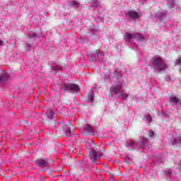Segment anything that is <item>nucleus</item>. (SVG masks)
Listing matches in <instances>:
<instances>
[{
    "label": "nucleus",
    "mask_w": 181,
    "mask_h": 181,
    "mask_svg": "<svg viewBox=\"0 0 181 181\" xmlns=\"http://www.w3.org/2000/svg\"><path fill=\"white\" fill-rule=\"evenodd\" d=\"M150 66L157 71H165L168 69L166 62L160 57H153L150 60Z\"/></svg>",
    "instance_id": "obj_1"
},
{
    "label": "nucleus",
    "mask_w": 181,
    "mask_h": 181,
    "mask_svg": "<svg viewBox=\"0 0 181 181\" xmlns=\"http://www.w3.org/2000/svg\"><path fill=\"white\" fill-rule=\"evenodd\" d=\"M110 95L112 97H115V98H118V97H121L122 100H127L129 95L125 93L124 90H122V85L119 83L117 85H112L110 87Z\"/></svg>",
    "instance_id": "obj_2"
},
{
    "label": "nucleus",
    "mask_w": 181,
    "mask_h": 181,
    "mask_svg": "<svg viewBox=\"0 0 181 181\" xmlns=\"http://www.w3.org/2000/svg\"><path fill=\"white\" fill-rule=\"evenodd\" d=\"M147 140L144 137L140 138V141H127L126 143V146L129 149V151H134V149H136L138 146L140 148H145V145H146Z\"/></svg>",
    "instance_id": "obj_3"
},
{
    "label": "nucleus",
    "mask_w": 181,
    "mask_h": 181,
    "mask_svg": "<svg viewBox=\"0 0 181 181\" xmlns=\"http://www.w3.org/2000/svg\"><path fill=\"white\" fill-rule=\"evenodd\" d=\"M124 40L126 42H129V43H132L133 40H137V42H141V40H144V35L139 33H127L124 35Z\"/></svg>",
    "instance_id": "obj_4"
},
{
    "label": "nucleus",
    "mask_w": 181,
    "mask_h": 181,
    "mask_svg": "<svg viewBox=\"0 0 181 181\" xmlns=\"http://www.w3.org/2000/svg\"><path fill=\"white\" fill-rule=\"evenodd\" d=\"M105 55V52L100 49H97L95 52L92 53H88V56L90 58L91 62H100L101 59H103Z\"/></svg>",
    "instance_id": "obj_5"
},
{
    "label": "nucleus",
    "mask_w": 181,
    "mask_h": 181,
    "mask_svg": "<svg viewBox=\"0 0 181 181\" xmlns=\"http://www.w3.org/2000/svg\"><path fill=\"white\" fill-rule=\"evenodd\" d=\"M63 89L64 90V93L66 91H71V93H78V91H80V88L76 84H64L63 86Z\"/></svg>",
    "instance_id": "obj_6"
},
{
    "label": "nucleus",
    "mask_w": 181,
    "mask_h": 181,
    "mask_svg": "<svg viewBox=\"0 0 181 181\" xmlns=\"http://www.w3.org/2000/svg\"><path fill=\"white\" fill-rule=\"evenodd\" d=\"M89 157L90 160L95 162V160H98L101 158V153L97 150H92L89 153Z\"/></svg>",
    "instance_id": "obj_7"
},
{
    "label": "nucleus",
    "mask_w": 181,
    "mask_h": 181,
    "mask_svg": "<svg viewBox=\"0 0 181 181\" xmlns=\"http://www.w3.org/2000/svg\"><path fill=\"white\" fill-rule=\"evenodd\" d=\"M126 16H129L132 21L138 19L141 16V11L136 12L135 11L129 10L125 13Z\"/></svg>",
    "instance_id": "obj_8"
},
{
    "label": "nucleus",
    "mask_w": 181,
    "mask_h": 181,
    "mask_svg": "<svg viewBox=\"0 0 181 181\" xmlns=\"http://www.w3.org/2000/svg\"><path fill=\"white\" fill-rule=\"evenodd\" d=\"M155 17L158 18V19H160V21H162L163 18L166 17V11L156 12Z\"/></svg>",
    "instance_id": "obj_9"
},
{
    "label": "nucleus",
    "mask_w": 181,
    "mask_h": 181,
    "mask_svg": "<svg viewBox=\"0 0 181 181\" xmlns=\"http://www.w3.org/2000/svg\"><path fill=\"white\" fill-rule=\"evenodd\" d=\"M8 78H9V75L6 73H4L0 75V84H4V83L8 81Z\"/></svg>",
    "instance_id": "obj_10"
},
{
    "label": "nucleus",
    "mask_w": 181,
    "mask_h": 181,
    "mask_svg": "<svg viewBox=\"0 0 181 181\" xmlns=\"http://www.w3.org/2000/svg\"><path fill=\"white\" fill-rule=\"evenodd\" d=\"M89 32L92 33V35H97L98 33V28L95 25H92L88 28Z\"/></svg>",
    "instance_id": "obj_11"
},
{
    "label": "nucleus",
    "mask_w": 181,
    "mask_h": 181,
    "mask_svg": "<svg viewBox=\"0 0 181 181\" xmlns=\"http://www.w3.org/2000/svg\"><path fill=\"white\" fill-rule=\"evenodd\" d=\"M68 6H69V8H74V9H77V8H78V6H80V4H78V2L77 1H71L68 4Z\"/></svg>",
    "instance_id": "obj_12"
},
{
    "label": "nucleus",
    "mask_w": 181,
    "mask_h": 181,
    "mask_svg": "<svg viewBox=\"0 0 181 181\" xmlns=\"http://www.w3.org/2000/svg\"><path fill=\"white\" fill-rule=\"evenodd\" d=\"M46 160L41 159V160H37L36 162V165L37 166H40V168L43 167V166H46Z\"/></svg>",
    "instance_id": "obj_13"
},
{
    "label": "nucleus",
    "mask_w": 181,
    "mask_h": 181,
    "mask_svg": "<svg viewBox=\"0 0 181 181\" xmlns=\"http://www.w3.org/2000/svg\"><path fill=\"white\" fill-rule=\"evenodd\" d=\"M88 97L90 103H93V101H94V92L93 91V89H91L89 92Z\"/></svg>",
    "instance_id": "obj_14"
},
{
    "label": "nucleus",
    "mask_w": 181,
    "mask_h": 181,
    "mask_svg": "<svg viewBox=\"0 0 181 181\" xmlns=\"http://www.w3.org/2000/svg\"><path fill=\"white\" fill-rule=\"evenodd\" d=\"M179 99L175 96H170V102L173 103V104L179 103Z\"/></svg>",
    "instance_id": "obj_15"
},
{
    "label": "nucleus",
    "mask_w": 181,
    "mask_h": 181,
    "mask_svg": "<svg viewBox=\"0 0 181 181\" xmlns=\"http://www.w3.org/2000/svg\"><path fill=\"white\" fill-rule=\"evenodd\" d=\"M65 128H66V130L64 131L66 136H71V130L70 129V127L65 126Z\"/></svg>",
    "instance_id": "obj_16"
},
{
    "label": "nucleus",
    "mask_w": 181,
    "mask_h": 181,
    "mask_svg": "<svg viewBox=\"0 0 181 181\" xmlns=\"http://www.w3.org/2000/svg\"><path fill=\"white\" fill-rule=\"evenodd\" d=\"M84 129L87 131V132H94L93 129V127L90 124H86L84 127Z\"/></svg>",
    "instance_id": "obj_17"
},
{
    "label": "nucleus",
    "mask_w": 181,
    "mask_h": 181,
    "mask_svg": "<svg viewBox=\"0 0 181 181\" xmlns=\"http://www.w3.org/2000/svg\"><path fill=\"white\" fill-rule=\"evenodd\" d=\"M53 115H54V112L52 110H48L45 114V117L47 118H53Z\"/></svg>",
    "instance_id": "obj_18"
},
{
    "label": "nucleus",
    "mask_w": 181,
    "mask_h": 181,
    "mask_svg": "<svg viewBox=\"0 0 181 181\" xmlns=\"http://www.w3.org/2000/svg\"><path fill=\"white\" fill-rule=\"evenodd\" d=\"M124 161L127 163H131V162H132V158L129 157V156H125Z\"/></svg>",
    "instance_id": "obj_19"
},
{
    "label": "nucleus",
    "mask_w": 181,
    "mask_h": 181,
    "mask_svg": "<svg viewBox=\"0 0 181 181\" xmlns=\"http://www.w3.org/2000/svg\"><path fill=\"white\" fill-rule=\"evenodd\" d=\"M168 5L170 8L175 6V0H168Z\"/></svg>",
    "instance_id": "obj_20"
},
{
    "label": "nucleus",
    "mask_w": 181,
    "mask_h": 181,
    "mask_svg": "<svg viewBox=\"0 0 181 181\" xmlns=\"http://www.w3.org/2000/svg\"><path fill=\"white\" fill-rule=\"evenodd\" d=\"M28 37H30L31 39H36V37H40V35H37V34L34 33L28 35Z\"/></svg>",
    "instance_id": "obj_21"
},
{
    "label": "nucleus",
    "mask_w": 181,
    "mask_h": 181,
    "mask_svg": "<svg viewBox=\"0 0 181 181\" xmlns=\"http://www.w3.org/2000/svg\"><path fill=\"white\" fill-rule=\"evenodd\" d=\"M146 118V121H147V122H151L152 121V117H151V115H146L145 116Z\"/></svg>",
    "instance_id": "obj_22"
},
{
    "label": "nucleus",
    "mask_w": 181,
    "mask_h": 181,
    "mask_svg": "<svg viewBox=\"0 0 181 181\" xmlns=\"http://www.w3.org/2000/svg\"><path fill=\"white\" fill-rule=\"evenodd\" d=\"M181 63V56L175 60V66L179 65Z\"/></svg>",
    "instance_id": "obj_23"
},
{
    "label": "nucleus",
    "mask_w": 181,
    "mask_h": 181,
    "mask_svg": "<svg viewBox=\"0 0 181 181\" xmlns=\"http://www.w3.org/2000/svg\"><path fill=\"white\" fill-rule=\"evenodd\" d=\"M165 173L166 176H168V177H170V176H172V172L170 170H166Z\"/></svg>",
    "instance_id": "obj_24"
},
{
    "label": "nucleus",
    "mask_w": 181,
    "mask_h": 181,
    "mask_svg": "<svg viewBox=\"0 0 181 181\" xmlns=\"http://www.w3.org/2000/svg\"><path fill=\"white\" fill-rule=\"evenodd\" d=\"M94 21H95V22H101V21H103V18L99 16H96L95 17Z\"/></svg>",
    "instance_id": "obj_25"
},
{
    "label": "nucleus",
    "mask_w": 181,
    "mask_h": 181,
    "mask_svg": "<svg viewBox=\"0 0 181 181\" xmlns=\"http://www.w3.org/2000/svg\"><path fill=\"white\" fill-rule=\"evenodd\" d=\"M148 135L151 138H153V135H155V133L152 131L148 132Z\"/></svg>",
    "instance_id": "obj_26"
},
{
    "label": "nucleus",
    "mask_w": 181,
    "mask_h": 181,
    "mask_svg": "<svg viewBox=\"0 0 181 181\" xmlns=\"http://www.w3.org/2000/svg\"><path fill=\"white\" fill-rule=\"evenodd\" d=\"M172 145H177V140L176 139H174L173 141L172 142Z\"/></svg>",
    "instance_id": "obj_27"
},
{
    "label": "nucleus",
    "mask_w": 181,
    "mask_h": 181,
    "mask_svg": "<svg viewBox=\"0 0 181 181\" xmlns=\"http://www.w3.org/2000/svg\"><path fill=\"white\" fill-rule=\"evenodd\" d=\"M25 50H30V45L29 44L25 45Z\"/></svg>",
    "instance_id": "obj_28"
},
{
    "label": "nucleus",
    "mask_w": 181,
    "mask_h": 181,
    "mask_svg": "<svg viewBox=\"0 0 181 181\" xmlns=\"http://www.w3.org/2000/svg\"><path fill=\"white\" fill-rule=\"evenodd\" d=\"M172 79L170 78V76H165V81H170Z\"/></svg>",
    "instance_id": "obj_29"
},
{
    "label": "nucleus",
    "mask_w": 181,
    "mask_h": 181,
    "mask_svg": "<svg viewBox=\"0 0 181 181\" xmlns=\"http://www.w3.org/2000/svg\"><path fill=\"white\" fill-rule=\"evenodd\" d=\"M52 70H60V66H52Z\"/></svg>",
    "instance_id": "obj_30"
},
{
    "label": "nucleus",
    "mask_w": 181,
    "mask_h": 181,
    "mask_svg": "<svg viewBox=\"0 0 181 181\" xmlns=\"http://www.w3.org/2000/svg\"><path fill=\"white\" fill-rule=\"evenodd\" d=\"M105 78H110V77H111V73H108V75H105Z\"/></svg>",
    "instance_id": "obj_31"
},
{
    "label": "nucleus",
    "mask_w": 181,
    "mask_h": 181,
    "mask_svg": "<svg viewBox=\"0 0 181 181\" xmlns=\"http://www.w3.org/2000/svg\"><path fill=\"white\" fill-rule=\"evenodd\" d=\"M115 77L118 78V72L117 71V70H115Z\"/></svg>",
    "instance_id": "obj_32"
},
{
    "label": "nucleus",
    "mask_w": 181,
    "mask_h": 181,
    "mask_svg": "<svg viewBox=\"0 0 181 181\" xmlns=\"http://www.w3.org/2000/svg\"><path fill=\"white\" fill-rule=\"evenodd\" d=\"M4 45V41L0 40V46H2Z\"/></svg>",
    "instance_id": "obj_33"
},
{
    "label": "nucleus",
    "mask_w": 181,
    "mask_h": 181,
    "mask_svg": "<svg viewBox=\"0 0 181 181\" xmlns=\"http://www.w3.org/2000/svg\"><path fill=\"white\" fill-rule=\"evenodd\" d=\"M163 117H166V112H163Z\"/></svg>",
    "instance_id": "obj_34"
},
{
    "label": "nucleus",
    "mask_w": 181,
    "mask_h": 181,
    "mask_svg": "<svg viewBox=\"0 0 181 181\" xmlns=\"http://www.w3.org/2000/svg\"><path fill=\"white\" fill-rule=\"evenodd\" d=\"M179 168L181 169V160L179 163Z\"/></svg>",
    "instance_id": "obj_35"
},
{
    "label": "nucleus",
    "mask_w": 181,
    "mask_h": 181,
    "mask_svg": "<svg viewBox=\"0 0 181 181\" xmlns=\"http://www.w3.org/2000/svg\"><path fill=\"white\" fill-rule=\"evenodd\" d=\"M93 6H97V4H95Z\"/></svg>",
    "instance_id": "obj_36"
},
{
    "label": "nucleus",
    "mask_w": 181,
    "mask_h": 181,
    "mask_svg": "<svg viewBox=\"0 0 181 181\" xmlns=\"http://www.w3.org/2000/svg\"><path fill=\"white\" fill-rule=\"evenodd\" d=\"M69 124H70V125H71V127H72V128H73V127H74V126H73L71 124H70V123H69Z\"/></svg>",
    "instance_id": "obj_37"
},
{
    "label": "nucleus",
    "mask_w": 181,
    "mask_h": 181,
    "mask_svg": "<svg viewBox=\"0 0 181 181\" xmlns=\"http://www.w3.org/2000/svg\"><path fill=\"white\" fill-rule=\"evenodd\" d=\"M91 144H93V141H90Z\"/></svg>",
    "instance_id": "obj_38"
}]
</instances>
